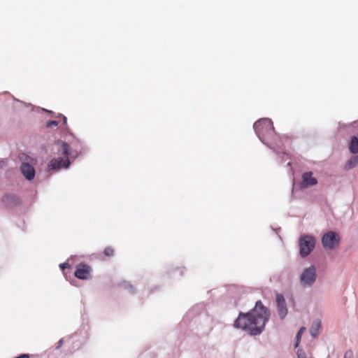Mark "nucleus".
Returning a JSON list of instances; mask_svg holds the SVG:
<instances>
[{
    "label": "nucleus",
    "mask_w": 358,
    "mask_h": 358,
    "mask_svg": "<svg viewBox=\"0 0 358 358\" xmlns=\"http://www.w3.org/2000/svg\"><path fill=\"white\" fill-rule=\"evenodd\" d=\"M310 358H312V357H310Z\"/></svg>",
    "instance_id": "b1692460"
},
{
    "label": "nucleus",
    "mask_w": 358,
    "mask_h": 358,
    "mask_svg": "<svg viewBox=\"0 0 358 358\" xmlns=\"http://www.w3.org/2000/svg\"><path fill=\"white\" fill-rule=\"evenodd\" d=\"M115 251L114 249L111 247H107L105 248L103 251V254L106 257H110L114 255Z\"/></svg>",
    "instance_id": "4468645a"
},
{
    "label": "nucleus",
    "mask_w": 358,
    "mask_h": 358,
    "mask_svg": "<svg viewBox=\"0 0 358 358\" xmlns=\"http://www.w3.org/2000/svg\"><path fill=\"white\" fill-rule=\"evenodd\" d=\"M19 159L22 162L20 169L22 175L27 180H32L35 176V169L34 168V165L36 164L35 160L25 153H20Z\"/></svg>",
    "instance_id": "20e7f679"
},
{
    "label": "nucleus",
    "mask_w": 358,
    "mask_h": 358,
    "mask_svg": "<svg viewBox=\"0 0 358 358\" xmlns=\"http://www.w3.org/2000/svg\"><path fill=\"white\" fill-rule=\"evenodd\" d=\"M62 118H63V120H64V124H66V117L65 116H62Z\"/></svg>",
    "instance_id": "5701e85b"
},
{
    "label": "nucleus",
    "mask_w": 358,
    "mask_h": 358,
    "mask_svg": "<svg viewBox=\"0 0 358 358\" xmlns=\"http://www.w3.org/2000/svg\"><path fill=\"white\" fill-rule=\"evenodd\" d=\"M69 145L66 143H62L59 145L58 153H60L62 157L56 159H52L49 164L48 168L50 170H59L62 168H68L70 165L69 159Z\"/></svg>",
    "instance_id": "7ed1b4c3"
},
{
    "label": "nucleus",
    "mask_w": 358,
    "mask_h": 358,
    "mask_svg": "<svg viewBox=\"0 0 358 358\" xmlns=\"http://www.w3.org/2000/svg\"><path fill=\"white\" fill-rule=\"evenodd\" d=\"M317 183V180L313 176V173L310 171L306 172L302 175L301 185L303 187H308L310 186L315 185Z\"/></svg>",
    "instance_id": "9d476101"
},
{
    "label": "nucleus",
    "mask_w": 358,
    "mask_h": 358,
    "mask_svg": "<svg viewBox=\"0 0 358 358\" xmlns=\"http://www.w3.org/2000/svg\"><path fill=\"white\" fill-rule=\"evenodd\" d=\"M358 164V155L351 157L345 164V169H350Z\"/></svg>",
    "instance_id": "ddd939ff"
},
{
    "label": "nucleus",
    "mask_w": 358,
    "mask_h": 358,
    "mask_svg": "<svg viewBox=\"0 0 358 358\" xmlns=\"http://www.w3.org/2000/svg\"><path fill=\"white\" fill-rule=\"evenodd\" d=\"M306 330V328L302 327L300 328V329L299 330L297 334H296V344H295V347H297L299 345V343L300 342V340H301V335L303 333V331Z\"/></svg>",
    "instance_id": "2eb2a0df"
},
{
    "label": "nucleus",
    "mask_w": 358,
    "mask_h": 358,
    "mask_svg": "<svg viewBox=\"0 0 358 358\" xmlns=\"http://www.w3.org/2000/svg\"><path fill=\"white\" fill-rule=\"evenodd\" d=\"M353 352L351 350L346 351L344 355V358H353Z\"/></svg>",
    "instance_id": "a211bd4d"
},
{
    "label": "nucleus",
    "mask_w": 358,
    "mask_h": 358,
    "mask_svg": "<svg viewBox=\"0 0 358 358\" xmlns=\"http://www.w3.org/2000/svg\"><path fill=\"white\" fill-rule=\"evenodd\" d=\"M321 327V322L320 320H315L310 329V335L315 338L318 335L319 330Z\"/></svg>",
    "instance_id": "9b49d317"
},
{
    "label": "nucleus",
    "mask_w": 358,
    "mask_h": 358,
    "mask_svg": "<svg viewBox=\"0 0 358 358\" xmlns=\"http://www.w3.org/2000/svg\"><path fill=\"white\" fill-rule=\"evenodd\" d=\"M276 302L278 315L282 319H283L287 313L286 303L283 296L278 294L276 296Z\"/></svg>",
    "instance_id": "1a4fd4ad"
},
{
    "label": "nucleus",
    "mask_w": 358,
    "mask_h": 358,
    "mask_svg": "<svg viewBox=\"0 0 358 358\" xmlns=\"http://www.w3.org/2000/svg\"><path fill=\"white\" fill-rule=\"evenodd\" d=\"M316 279V271L314 266H310L301 273L300 280L304 285H312Z\"/></svg>",
    "instance_id": "0eeeda50"
},
{
    "label": "nucleus",
    "mask_w": 358,
    "mask_h": 358,
    "mask_svg": "<svg viewBox=\"0 0 358 358\" xmlns=\"http://www.w3.org/2000/svg\"><path fill=\"white\" fill-rule=\"evenodd\" d=\"M92 268L90 266L84 264L78 265L77 268L74 273L76 278L81 280H87L90 277Z\"/></svg>",
    "instance_id": "6e6552de"
},
{
    "label": "nucleus",
    "mask_w": 358,
    "mask_h": 358,
    "mask_svg": "<svg viewBox=\"0 0 358 358\" xmlns=\"http://www.w3.org/2000/svg\"><path fill=\"white\" fill-rule=\"evenodd\" d=\"M350 150L353 154H356L358 152V138L356 136H353L351 138L350 145Z\"/></svg>",
    "instance_id": "f8f14e48"
},
{
    "label": "nucleus",
    "mask_w": 358,
    "mask_h": 358,
    "mask_svg": "<svg viewBox=\"0 0 358 358\" xmlns=\"http://www.w3.org/2000/svg\"><path fill=\"white\" fill-rule=\"evenodd\" d=\"M269 314L261 301H257L254 309L248 313H240L234 326L247 331L251 335H257L263 330Z\"/></svg>",
    "instance_id": "f257e3e1"
},
{
    "label": "nucleus",
    "mask_w": 358,
    "mask_h": 358,
    "mask_svg": "<svg viewBox=\"0 0 358 358\" xmlns=\"http://www.w3.org/2000/svg\"><path fill=\"white\" fill-rule=\"evenodd\" d=\"M315 238L309 235H304L299 239L300 255L305 257L308 256L315 248Z\"/></svg>",
    "instance_id": "39448f33"
},
{
    "label": "nucleus",
    "mask_w": 358,
    "mask_h": 358,
    "mask_svg": "<svg viewBox=\"0 0 358 358\" xmlns=\"http://www.w3.org/2000/svg\"><path fill=\"white\" fill-rule=\"evenodd\" d=\"M13 201L14 203H17L18 201V199L16 198L15 196H6L5 198H4V202H6V203H9L10 201Z\"/></svg>",
    "instance_id": "dca6fc26"
},
{
    "label": "nucleus",
    "mask_w": 358,
    "mask_h": 358,
    "mask_svg": "<svg viewBox=\"0 0 358 358\" xmlns=\"http://www.w3.org/2000/svg\"><path fill=\"white\" fill-rule=\"evenodd\" d=\"M58 125V122L56 120H50L47 122L46 126L48 127H55Z\"/></svg>",
    "instance_id": "f3484780"
},
{
    "label": "nucleus",
    "mask_w": 358,
    "mask_h": 358,
    "mask_svg": "<svg viewBox=\"0 0 358 358\" xmlns=\"http://www.w3.org/2000/svg\"><path fill=\"white\" fill-rule=\"evenodd\" d=\"M69 264L68 263H63L59 265V267L63 271L64 268H69Z\"/></svg>",
    "instance_id": "6ab92c4d"
},
{
    "label": "nucleus",
    "mask_w": 358,
    "mask_h": 358,
    "mask_svg": "<svg viewBox=\"0 0 358 358\" xmlns=\"http://www.w3.org/2000/svg\"><path fill=\"white\" fill-rule=\"evenodd\" d=\"M5 165V162L3 161H0V167H3Z\"/></svg>",
    "instance_id": "4be33fe9"
},
{
    "label": "nucleus",
    "mask_w": 358,
    "mask_h": 358,
    "mask_svg": "<svg viewBox=\"0 0 358 358\" xmlns=\"http://www.w3.org/2000/svg\"><path fill=\"white\" fill-rule=\"evenodd\" d=\"M253 128L259 139L268 146L276 143L278 135L274 130L273 122L267 118L255 122Z\"/></svg>",
    "instance_id": "f03ea898"
},
{
    "label": "nucleus",
    "mask_w": 358,
    "mask_h": 358,
    "mask_svg": "<svg viewBox=\"0 0 358 358\" xmlns=\"http://www.w3.org/2000/svg\"><path fill=\"white\" fill-rule=\"evenodd\" d=\"M340 237L334 231H329L324 234L322 238V243L324 248L332 250L338 246Z\"/></svg>",
    "instance_id": "423d86ee"
},
{
    "label": "nucleus",
    "mask_w": 358,
    "mask_h": 358,
    "mask_svg": "<svg viewBox=\"0 0 358 358\" xmlns=\"http://www.w3.org/2000/svg\"><path fill=\"white\" fill-rule=\"evenodd\" d=\"M63 344V339H61L58 341L57 348H59Z\"/></svg>",
    "instance_id": "412c9836"
},
{
    "label": "nucleus",
    "mask_w": 358,
    "mask_h": 358,
    "mask_svg": "<svg viewBox=\"0 0 358 358\" xmlns=\"http://www.w3.org/2000/svg\"><path fill=\"white\" fill-rule=\"evenodd\" d=\"M29 354H22L20 355V356L18 357H16L15 358H29Z\"/></svg>",
    "instance_id": "aec40b11"
}]
</instances>
